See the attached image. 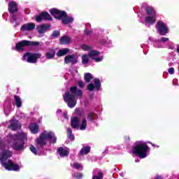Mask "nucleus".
<instances>
[{
    "mask_svg": "<svg viewBox=\"0 0 179 179\" xmlns=\"http://www.w3.org/2000/svg\"><path fill=\"white\" fill-rule=\"evenodd\" d=\"M0 150V163L4 169L8 171H19L22 166L16 164H13L12 160H8V159H10V157H12V152L9 150V148L1 143Z\"/></svg>",
    "mask_w": 179,
    "mask_h": 179,
    "instance_id": "1",
    "label": "nucleus"
},
{
    "mask_svg": "<svg viewBox=\"0 0 179 179\" xmlns=\"http://www.w3.org/2000/svg\"><path fill=\"white\" fill-rule=\"evenodd\" d=\"M82 90H78V87L74 86L70 88V91L65 92L64 100L70 108H73L76 106V99L75 97H82Z\"/></svg>",
    "mask_w": 179,
    "mask_h": 179,
    "instance_id": "2",
    "label": "nucleus"
},
{
    "mask_svg": "<svg viewBox=\"0 0 179 179\" xmlns=\"http://www.w3.org/2000/svg\"><path fill=\"white\" fill-rule=\"evenodd\" d=\"M8 138L10 139L13 149L15 150H23L24 142L27 141V134L24 132L17 133L15 135L9 134Z\"/></svg>",
    "mask_w": 179,
    "mask_h": 179,
    "instance_id": "3",
    "label": "nucleus"
},
{
    "mask_svg": "<svg viewBox=\"0 0 179 179\" xmlns=\"http://www.w3.org/2000/svg\"><path fill=\"white\" fill-rule=\"evenodd\" d=\"M50 141L52 143H57V137H55V134L52 131H43L40 136L36 138V143L39 146H45L47 145V142Z\"/></svg>",
    "mask_w": 179,
    "mask_h": 179,
    "instance_id": "4",
    "label": "nucleus"
},
{
    "mask_svg": "<svg viewBox=\"0 0 179 179\" xmlns=\"http://www.w3.org/2000/svg\"><path fill=\"white\" fill-rule=\"evenodd\" d=\"M150 149L146 145V143L143 141H138L136 143V145L134 148L133 153L137 155L140 159H145L148 157V152Z\"/></svg>",
    "mask_w": 179,
    "mask_h": 179,
    "instance_id": "5",
    "label": "nucleus"
},
{
    "mask_svg": "<svg viewBox=\"0 0 179 179\" xmlns=\"http://www.w3.org/2000/svg\"><path fill=\"white\" fill-rule=\"evenodd\" d=\"M50 13L55 19H59L62 20L63 24H70L73 22V17H69L65 11H61L57 8H52L50 10Z\"/></svg>",
    "mask_w": 179,
    "mask_h": 179,
    "instance_id": "6",
    "label": "nucleus"
},
{
    "mask_svg": "<svg viewBox=\"0 0 179 179\" xmlns=\"http://www.w3.org/2000/svg\"><path fill=\"white\" fill-rule=\"evenodd\" d=\"M8 10L11 13V18L10 20V23L13 24L14 27H16L20 24V22L17 20V16L14 15L15 12H17V3L15 1H11L8 3Z\"/></svg>",
    "mask_w": 179,
    "mask_h": 179,
    "instance_id": "7",
    "label": "nucleus"
},
{
    "mask_svg": "<svg viewBox=\"0 0 179 179\" xmlns=\"http://www.w3.org/2000/svg\"><path fill=\"white\" fill-rule=\"evenodd\" d=\"M146 12L148 16L145 17V23L148 24H155L156 23V11L152 7H147Z\"/></svg>",
    "mask_w": 179,
    "mask_h": 179,
    "instance_id": "8",
    "label": "nucleus"
},
{
    "mask_svg": "<svg viewBox=\"0 0 179 179\" xmlns=\"http://www.w3.org/2000/svg\"><path fill=\"white\" fill-rule=\"evenodd\" d=\"M38 58H41V53L27 52L24 55L22 61H27V62H29V64H36Z\"/></svg>",
    "mask_w": 179,
    "mask_h": 179,
    "instance_id": "9",
    "label": "nucleus"
},
{
    "mask_svg": "<svg viewBox=\"0 0 179 179\" xmlns=\"http://www.w3.org/2000/svg\"><path fill=\"white\" fill-rule=\"evenodd\" d=\"M29 45L38 46L40 45V42L24 40L16 44L15 50H16V51H23V48L29 47Z\"/></svg>",
    "mask_w": 179,
    "mask_h": 179,
    "instance_id": "10",
    "label": "nucleus"
},
{
    "mask_svg": "<svg viewBox=\"0 0 179 179\" xmlns=\"http://www.w3.org/2000/svg\"><path fill=\"white\" fill-rule=\"evenodd\" d=\"M157 29L158 30L161 36H166L169 33V29H167V25L163 22H158L157 23Z\"/></svg>",
    "mask_w": 179,
    "mask_h": 179,
    "instance_id": "11",
    "label": "nucleus"
},
{
    "mask_svg": "<svg viewBox=\"0 0 179 179\" xmlns=\"http://www.w3.org/2000/svg\"><path fill=\"white\" fill-rule=\"evenodd\" d=\"M100 52L96 50H91L89 52V57L90 58H92V59H94L95 62H101L103 61V57H99V55Z\"/></svg>",
    "mask_w": 179,
    "mask_h": 179,
    "instance_id": "12",
    "label": "nucleus"
},
{
    "mask_svg": "<svg viewBox=\"0 0 179 179\" xmlns=\"http://www.w3.org/2000/svg\"><path fill=\"white\" fill-rule=\"evenodd\" d=\"M94 81L95 83V86H94V84L93 83H90L87 86V89L88 90H90V92H93V90H94V88L96 89V90H100V87L101 86L100 80L97 78H94Z\"/></svg>",
    "mask_w": 179,
    "mask_h": 179,
    "instance_id": "13",
    "label": "nucleus"
},
{
    "mask_svg": "<svg viewBox=\"0 0 179 179\" xmlns=\"http://www.w3.org/2000/svg\"><path fill=\"white\" fill-rule=\"evenodd\" d=\"M22 127L20 123L15 119H13L9 121L8 122V128L11 129L12 131H16V129H20V128Z\"/></svg>",
    "mask_w": 179,
    "mask_h": 179,
    "instance_id": "14",
    "label": "nucleus"
},
{
    "mask_svg": "<svg viewBox=\"0 0 179 179\" xmlns=\"http://www.w3.org/2000/svg\"><path fill=\"white\" fill-rule=\"evenodd\" d=\"M34 29H36V24H34L33 22H29V23L23 24L21 27L20 30L22 31H33V30H34Z\"/></svg>",
    "mask_w": 179,
    "mask_h": 179,
    "instance_id": "15",
    "label": "nucleus"
},
{
    "mask_svg": "<svg viewBox=\"0 0 179 179\" xmlns=\"http://www.w3.org/2000/svg\"><path fill=\"white\" fill-rule=\"evenodd\" d=\"M65 64H76L78 62V58L73 55H69L64 58Z\"/></svg>",
    "mask_w": 179,
    "mask_h": 179,
    "instance_id": "16",
    "label": "nucleus"
},
{
    "mask_svg": "<svg viewBox=\"0 0 179 179\" xmlns=\"http://www.w3.org/2000/svg\"><path fill=\"white\" fill-rule=\"evenodd\" d=\"M57 152L60 156V157H66L69 155V148L65 147H60L58 148Z\"/></svg>",
    "mask_w": 179,
    "mask_h": 179,
    "instance_id": "17",
    "label": "nucleus"
},
{
    "mask_svg": "<svg viewBox=\"0 0 179 179\" xmlns=\"http://www.w3.org/2000/svg\"><path fill=\"white\" fill-rule=\"evenodd\" d=\"M45 56L46 59H54L55 58V50L54 49H48Z\"/></svg>",
    "mask_w": 179,
    "mask_h": 179,
    "instance_id": "18",
    "label": "nucleus"
},
{
    "mask_svg": "<svg viewBox=\"0 0 179 179\" xmlns=\"http://www.w3.org/2000/svg\"><path fill=\"white\" fill-rule=\"evenodd\" d=\"M36 29L40 34H43L47 31L48 29H50V26L47 24L39 25L36 27Z\"/></svg>",
    "mask_w": 179,
    "mask_h": 179,
    "instance_id": "19",
    "label": "nucleus"
},
{
    "mask_svg": "<svg viewBox=\"0 0 179 179\" xmlns=\"http://www.w3.org/2000/svg\"><path fill=\"white\" fill-rule=\"evenodd\" d=\"M29 129L31 131V134H36L38 133V125L36 123H31L29 126Z\"/></svg>",
    "mask_w": 179,
    "mask_h": 179,
    "instance_id": "20",
    "label": "nucleus"
},
{
    "mask_svg": "<svg viewBox=\"0 0 179 179\" xmlns=\"http://www.w3.org/2000/svg\"><path fill=\"white\" fill-rule=\"evenodd\" d=\"M72 42V40L71 39V37L69 36H64L60 38V44L64 45V44H71Z\"/></svg>",
    "mask_w": 179,
    "mask_h": 179,
    "instance_id": "21",
    "label": "nucleus"
},
{
    "mask_svg": "<svg viewBox=\"0 0 179 179\" xmlns=\"http://www.w3.org/2000/svg\"><path fill=\"white\" fill-rule=\"evenodd\" d=\"M90 153V147L89 146H84L82 148L79 152V156H85V155H87Z\"/></svg>",
    "mask_w": 179,
    "mask_h": 179,
    "instance_id": "22",
    "label": "nucleus"
},
{
    "mask_svg": "<svg viewBox=\"0 0 179 179\" xmlns=\"http://www.w3.org/2000/svg\"><path fill=\"white\" fill-rule=\"evenodd\" d=\"M80 122L78 117L71 118V127L72 128H79Z\"/></svg>",
    "mask_w": 179,
    "mask_h": 179,
    "instance_id": "23",
    "label": "nucleus"
},
{
    "mask_svg": "<svg viewBox=\"0 0 179 179\" xmlns=\"http://www.w3.org/2000/svg\"><path fill=\"white\" fill-rule=\"evenodd\" d=\"M69 51V49H68V48L59 50L57 52V57H64V55H66V54H68Z\"/></svg>",
    "mask_w": 179,
    "mask_h": 179,
    "instance_id": "24",
    "label": "nucleus"
},
{
    "mask_svg": "<svg viewBox=\"0 0 179 179\" xmlns=\"http://www.w3.org/2000/svg\"><path fill=\"white\" fill-rule=\"evenodd\" d=\"M14 101L15 102V106L18 108H20L22 107V99L19 97V96H14Z\"/></svg>",
    "mask_w": 179,
    "mask_h": 179,
    "instance_id": "25",
    "label": "nucleus"
},
{
    "mask_svg": "<svg viewBox=\"0 0 179 179\" xmlns=\"http://www.w3.org/2000/svg\"><path fill=\"white\" fill-rule=\"evenodd\" d=\"M80 131H85V129H86L87 127V121L86 120V119H83L81 122V123H80Z\"/></svg>",
    "mask_w": 179,
    "mask_h": 179,
    "instance_id": "26",
    "label": "nucleus"
},
{
    "mask_svg": "<svg viewBox=\"0 0 179 179\" xmlns=\"http://www.w3.org/2000/svg\"><path fill=\"white\" fill-rule=\"evenodd\" d=\"M41 16H42L43 19L45 20H52V17L49 15L48 13L43 12L41 13Z\"/></svg>",
    "mask_w": 179,
    "mask_h": 179,
    "instance_id": "27",
    "label": "nucleus"
},
{
    "mask_svg": "<svg viewBox=\"0 0 179 179\" xmlns=\"http://www.w3.org/2000/svg\"><path fill=\"white\" fill-rule=\"evenodd\" d=\"M67 136L71 141L75 140V136H73V134H72V129L71 128L67 129Z\"/></svg>",
    "mask_w": 179,
    "mask_h": 179,
    "instance_id": "28",
    "label": "nucleus"
},
{
    "mask_svg": "<svg viewBox=\"0 0 179 179\" xmlns=\"http://www.w3.org/2000/svg\"><path fill=\"white\" fill-rule=\"evenodd\" d=\"M92 79H93V75H92V73H85V80L87 83H89V82H90V80H92Z\"/></svg>",
    "mask_w": 179,
    "mask_h": 179,
    "instance_id": "29",
    "label": "nucleus"
},
{
    "mask_svg": "<svg viewBox=\"0 0 179 179\" xmlns=\"http://www.w3.org/2000/svg\"><path fill=\"white\" fill-rule=\"evenodd\" d=\"M82 63L83 65H87L89 63V56L87 55H83L82 57Z\"/></svg>",
    "mask_w": 179,
    "mask_h": 179,
    "instance_id": "30",
    "label": "nucleus"
},
{
    "mask_svg": "<svg viewBox=\"0 0 179 179\" xmlns=\"http://www.w3.org/2000/svg\"><path fill=\"white\" fill-rule=\"evenodd\" d=\"M92 179H103V173L101 172H99L98 175H94Z\"/></svg>",
    "mask_w": 179,
    "mask_h": 179,
    "instance_id": "31",
    "label": "nucleus"
},
{
    "mask_svg": "<svg viewBox=\"0 0 179 179\" xmlns=\"http://www.w3.org/2000/svg\"><path fill=\"white\" fill-rule=\"evenodd\" d=\"M29 149L34 155H37V150H36V147L34 145H30Z\"/></svg>",
    "mask_w": 179,
    "mask_h": 179,
    "instance_id": "32",
    "label": "nucleus"
},
{
    "mask_svg": "<svg viewBox=\"0 0 179 179\" xmlns=\"http://www.w3.org/2000/svg\"><path fill=\"white\" fill-rule=\"evenodd\" d=\"M87 120H89V121H92V122L94 121V114H92V113L88 114Z\"/></svg>",
    "mask_w": 179,
    "mask_h": 179,
    "instance_id": "33",
    "label": "nucleus"
},
{
    "mask_svg": "<svg viewBox=\"0 0 179 179\" xmlns=\"http://www.w3.org/2000/svg\"><path fill=\"white\" fill-rule=\"evenodd\" d=\"M73 167L74 169H83V168H82V164H78V163H74V164H73Z\"/></svg>",
    "mask_w": 179,
    "mask_h": 179,
    "instance_id": "34",
    "label": "nucleus"
},
{
    "mask_svg": "<svg viewBox=\"0 0 179 179\" xmlns=\"http://www.w3.org/2000/svg\"><path fill=\"white\" fill-rule=\"evenodd\" d=\"M169 41V38L162 37L158 40V43H166Z\"/></svg>",
    "mask_w": 179,
    "mask_h": 179,
    "instance_id": "35",
    "label": "nucleus"
},
{
    "mask_svg": "<svg viewBox=\"0 0 179 179\" xmlns=\"http://www.w3.org/2000/svg\"><path fill=\"white\" fill-rule=\"evenodd\" d=\"M43 16H41V14L36 17V21L38 22V23H40V22L43 21Z\"/></svg>",
    "mask_w": 179,
    "mask_h": 179,
    "instance_id": "36",
    "label": "nucleus"
},
{
    "mask_svg": "<svg viewBox=\"0 0 179 179\" xmlns=\"http://www.w3.org/2000/svg\"><path fill=\"white\" fill-rule=\"evenodd\" d=\"M82 50H83L84 51H89V50H90V47L87 46V45H83L81 46Z\"/></svg>",
    "mask_w": 179,
    "mask_h": 179,
    "instance_id": "37",
    "label": "nucleus"
},
{
    "mask_svg": "<svg viewBox=\"0 0 179 179\" xmlns=\"http://www.w3.org/2000/svg\"><path fill=\"white\" fill-rule=\"evenodd\" d=\"M83 176V175H82V173H78L74 175V178L76 179H80V178H82Z\"/></svg>",
    "mask_w": 179,
    "mask_h": 179,
    "instance_id": "38",
    "label": "nucleus"
},
{
    "mask_svg": "<svg viewBox=\"0 0 179 179\" xmlns=\"http://www.w3.org/2000/svg\"><path fill=\"white\" fill-rule=\"evenodd\" d=\"M168 72L169 73H170V75H174V68L171 67L168 69Z\"/></svg>",
    "mask_w": 179,
    "mask_h": 179,
    "instance_id": "39",
    "label": "nucleus"
},
{
    "mask_svg": "<svg viewBox=\"0 0 179 179\" xmlns=\"http://www.w3.org/2000/svg\"><path fill=\"white\" fill-rule=\"evenodd\" d=\"M78 86L80 87V89H83V87L85 86V83L83 81H78Z\"/></svg>",
    "mask_w": 179,
    "mask_h": 179,
    "instance_id": "40",
    "label": "nucleus"
},
{
    "mask_svg": "<svg viewBox=\"0 0 179 179\" xmlns=\"http://www.w3.org/2000/svg\"><path fill=\"white\" fill-rule=\"evenodd\" d=\"M58 36H59V31H55L52 33V36H53V37H58Z\"/></svg>",
    "mask_w": 179,
    "mask_h": 179,
    "instance_id": "41",
    "label": "nucleus"
},
{
    "mask_svg": "<svg viewBox=\"0 0 179 179\" xmlns=\"http://www.w3.org/2000/svg\"><path fill=\"white\" fill-rule=\"evenodd\" d=\"M63 115H64L65 120H69V117H68V112L64 111V112L63 113Z\"/></svg>",
    "mask_w": 179,
    "mask_h": 179,
    "instance_id": "42",
    "label": "nucleus"
},
{
    "mask_svg": "<svg viewBox=\"0 0 179 179\" xmlns=\"http://www.w3.org/2000/svg\"><path fill=\"white\" fill-rule=\"evenodd\" d=\"M90 33H92V31H89V30H85V34H87V36H89V34H90Z\"/></svg>",
    "mask_w": 179,
    "mask_h": 179,
    "instance_id": "43",
    "label": "nucleus"
},
{
    "mask_svg": "<svg viewBox=\"0 0 179 179\" xmlns=\"http://www.w3.org/2000/svg\"><path fill=\"white\" fill-rule=\"evenodd\" d=\"M155 179H163L161 176H157Z\"/></svg>",
    "mask_w": 179,
    "mask_h": 179,
    "instance_id": "44",
    "label": "nucleus"
},
{
    "mask_svg": "<svg viewBox=\"0 0 179 179\" xmlns=\"http://www.w3.org/2000/svg\"><path fill=\"white\" fill-rule=\"evenodd\" d=\"M57 114H61V113H62V111L61 110H57Z\"/></svg>",
    "mask_w": 179,
    "mask_h": 179,
    "instance_id": "45",
    "label": "nucleus"
},
{
    "mask_svg": "<svg viewBox=\"0 0 179 179\" xmlns=\"http://www.w3.org/2000/svg\"><path fill=\"white\" fill-rule=\"evenodd\" d=\"M120 177H124V172L120 173Z\"/></svg>",
    "mask_w": 179,
    "mask_h": 179,
    "instance_id": "46",
    "label": "nucleus"
},
{
    "mask_svg": "<svg viewBox=\"0 0 179 179\" xmlns=\"http://www.w3.org/2000/svg\"><path fill=\"white\" fill-rule=\"evenodd\" d=\"M23 117H24V114L21 113V116H20V117H21V118H23Z\"/></svg>",
    "mask_w": 179,
    "mask_h": 179,
    "instance_id": "47",
    "label": "nucleus"
},
{
    "mask_svg": "<svg viewBox=\"0 0 179 179\" xmlns=\"http://www.w3.org/2000/svg\"><path fill=\"white\" fill-rule=\"evenodd\" d=\"M156 47H157V48H161V47H162V45H156Z\"/></svg>",
    "mask_w": 179,
    "mask_h": 179,
    "instance_id": "48",
    "label": "nucleus"
},
{
    "mask_svg": "<svg viewBox=\"0 0 179 179\" xmlns=\"http://www.w3.org/2000/svg\"><path fill=\"white\" fill-rule=\"evenodd\" d=\"M6 115H9V113H6V112H5Z\"/></svg>",
    "mask_w": 179,
    "mask_h": 179,
    "instance_id": "49",
    "label": "nucleus"
},
{
    "mask_svg": "<svg viewBox=\"0 0 179 179\" xmlns=\"http://www.w3.org/2000/svg\"><path fill=\"white\" fill-rule=\"evenodd\" d=\"M138 162H139V160H138V159H137V160H136V163H138Z\"/></svg>",
    "mask_w": 179,
    "mask_h": 179,
    "instance_id": "50",
    "label": "nucleus"
},
{
    "mask_svg": "<svg viewBox=\"0 0 179 179\" xmlns=\"http://www.w3.org/2000/svg\"><path fill=\"white\" fill-rule=\"evenodd\" d=\"M173 85H174V80H173Z\"/></svg>",
    "mask_w": 179,
    "mask_h": 179,
    "instance_id": "51",
    "label": "nucleus"
},
{
    "mask_svg": "<svg viewBox=\"0 0 179 179\" xmlns=\"http://www.w3.org/2000/svg\"><path fill=\"white\" fill-rule=\"evenodd\" d=\"M3 16H5V13L3 15Z\"/></svg>",
    "mask_w": 179,
    "mask_h": 179,
    "instance_id": "52",
    "label": "nucleus"
},
{
    "mask_svg": "<svg viewBox=\"0 0 179 179\" xmlns=\"http://www.w3.org/2000/svg\"><path fill=\"white\" fill-rule=\"evenodd\" d=\"M152 146H155V145H152Z\"/></svg>",
    "mask_w": 179,
    "mask_h": 179,
    "instance_id": "53",
    "label": "nucleus"
}]
</instances>
